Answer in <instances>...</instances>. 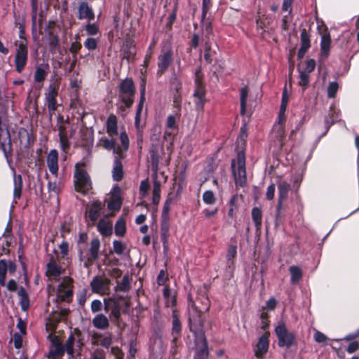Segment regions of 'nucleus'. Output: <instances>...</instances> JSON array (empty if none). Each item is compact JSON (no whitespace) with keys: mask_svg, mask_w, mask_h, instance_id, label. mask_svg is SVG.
<instances>
[{"mask_svg":"<svg viewBox=\"0 0 359 359\" xmlns=\"http://www.w3.org/2000/svg\"><path fill=\"white\" fill-rule=\"evenodd\" d=\"M88 238V234L82 232L79 233L77 242L79 258L81 262H83L84 268H89L93 266L94 262L98 260L100 255V241L98 238H94L91 240L87 255H83L85 246H82V245L87 243Z\"/></svg>","mask_w":359,"mask_h":359,"instance_id":"obj_1","label":"nucleus"},{"mask_svg":"<svg viewBox=\"0 0 359 359\" xmlns=\"http://www.w3.org/2000/svg\"><path fill=\"white\" fill-rule=\"evenodd\" d=\"M231 169L236 187L244 188L247 185L245 153L243 150L237 153L236 159H232Z\"/></svg>","mask_w":359,"mask_h":359,"instance_id":"obj_2","label":"nucleus"},{"mask_svg":"<svg viewBox=\"0 0 359 359\" xmlns=\"http://www.w3.org/2000/svg\"><path fill=\"white\" fill-rule=\"evenodd\" d=\"M86 165L85 161L76 163L74 174L75 190L83 194H86L92 189L90 177L86 170L82 168Z\"/></svg>","mask_w":359,"mask_h":359,"instance_id":"obj_3","label":"nucleus"},{"mask_svg":"<svg viewBox=\"0 0 359 359\" xmlns=\"http://www.w3.org/2000/svg\"><path fill=\"white\" fill-rule=\"evenodd\" d=\"M15 53L13 59L15 70L20 74L25 69L28 62V42L15 41Z\"/></svg>","mask_w":359,"mask_h":359,"instance_id":"obj_4","label":"nucleus"},{"mask_svg":"<svg viewBox=\"0 0 359 359\" xmlns=\"http://www.w3.org/2000/svg\"><path fill=\"white\" fill-rule=\"evenodd\" d=\"M119 93L121 102L127 108L131 107L136 93L135 83L132 78H126L121 81Z\"/></svg>","mask_w":359,"mask_h":359,"instance_id":"obj_5","label":"nucleus"},{"mask_svg":"<svg viewBox=\"0 0 359 359\" xmlns=\"http://www.w3.org/2000/svg\"><path fill=\"white\" fill-rule=\"evenodd\" d=\"M275 334L278 338V346L281 348H290L294 345H297L295 334L293 332H288L285 324L280 323L274 330Z\"/></svg>","mask_w":359,"mask_h":359,"instance_id":"obj_6","label":"nucleus"},{"mask_svg":"<svg viewBox=\"0 0 359 359\" xmlns=\"http://www.w3.org/2000/svg\"><path fill=\"white\" fill-rule=\"evenodd\" d=\"M204 313L197 311H190L188 323L190 332L194 334V338L204 337L203 330L205 318L203 316Z\"/></svg>","mask_w":359,"mask_h":359,"instance_id":"obj_7","label":"nucleus"},{"mask_svg":"<svg viewBox=\"0 0 359 359\" xmlns=\"http://www.w3.org/2000/svg\"><path fill=\"white\" fill-rule=\"evenodd\" d=\"M173 51L171 48L167 50H162L158 57L157 62V77H161L168 69L173 62Z\"/></svg>","mask_w":359,"mask_h":359,"instance_id":"obj_8","label":"nucleus"},{"mask_svg":"<svg viewBox=\"0 0 359 359\" xmlns=\"http://www.w3.org/2000/svg\"><path fill=\"white\" fill-rule=\"evenodd\" d=\"M102 209L103 205L100 201L95 200L93 201L89 210L85 214L88 227L95 226L97 219L100 216Z\"/></svg>","mask_w":359,"mask_h":359,"instance_id":"obj_9","label":"nucleus"},{"mask_svg":"<svg viewBox=\"0 0 359 359\" xmlns=\"http://www.w3.org/2000/svg\"><path fill=\"white\" fill-rule=\"evenodd\" d=\"M290 190V184H288L287 182H282L278 185V199L275 215L276 221H278L280 218L283 203V201L287 198Z\"/></svg>","mask_w":359,"mask_h":359,"instance_id":"obj_10","label":"nucleus"},{"mask_svg":"<svg viewBox=\"0 0 359 359\" xmlns=\"http://www.w3.org/2000/svg\"><path fill=\"white\" fill-rule=\"evenodd\" d=\"M189 307L191 308L193 311H197L199 313H205L209 311L210 304V300L206 296H201L198 297L195 301L189 296L188 297Z\"/></svg>","mask_w":359,"mask_h":359,"instance_id":"obj_11","label":"nucleus"},{"mask_svg":"<svg viewBox=\"0 0 359 359\" xmlns=\"http://www.w3.org/2000/svg\"><path fill=\"white\" fill-rule=\"evenodd\" d=\"M194 343L196 347V351L195 352L194 359H205L208 358L209 351L208 341L205 336L194 338Z\"/></svg>","mask_w":359,"mask_h":359,"instance_id":"obj_12","label":"nucleus"},{"mask_svg":"<svg viewBox=\"0 0 359 359\" xmlns=\"http://www.w3.org/2000/svg\"><path fill=\"white\" fill-rule=\"evenodd\" d=\"M120 141L121 146H116L112 150L114 154H116V156L114 159H118L121 161L122 159L125 158L126 155L124 154L125 151H127L129 148V138L128 134L125 130L122 131L120 133Z\"/></svg>","mask_w":359,"mask_h":359,"instance_id":"obj_13","label":"nucleus"},{"mask_svg":"<svg viewBox=\"0 0 359 359\" xmlns=\"http://www.w3.org/2000/svg\"><path fill=\"white\" fill-rule=\"evenodd\" d=\"M194 103L198 111H203L207 102L205 86H194Z\"/></svg>","mask_w":359,"mask_h":359,"instance_id":"obj_14","label":"nucleus"},{"mask_svg":"<svg viewBox=\"0 0 359 359\" xmlns=\"http://www.w3.org/2000/svg\"><path fill=\"white\" fill-rule=\"evenodd\" d=\"M77 18L81 20H87L88 22L95 20L94 11L87 1H81L79 4Z\"/></svg>","mask_w":359,"mask_h":359,"instance_id":"obj_15","label":"nucleus"},{"mask_svg":"<svg viewBox=\"0 0 359 359\" xmlns=\"http://www.w3.org/2000/svg\"><path fill=\"white\" fill-rule=\"evenodd\" d=\"M269 332H266L262 334L258 339V341L256 344V347L255 348V355L258 359H262L264 355H265L269 347Z\"/></svg>","mask_w":359,"mask_h":359,"instance_id":"obj_16","label":"nucleus"},{"mask_svg":"<svg viewBox=\"0 0 359 359\" xmlns=\"http://www.w3.org/2000/svg\"><path fill=\"white\" fill-rule=\"evenodd\" d=\"M59 32H46V35L44 36L45 40L47 42V46L48 50L51 53H55L56 50L60 48V39H59Z\"/></svg>","mask_w":359,"mask_h":359,"instance_id":"obj_17","label":"nucleus"},{"mask_svg":"<svg viewBox=\"0 0 359 359\" xmlns=\"http://www.w3.org/2000/svg\"><path fill=\"white\" fill-rule=\"evenodd\" d=\"M50 342L55 348L49 351L48 358L49 359H56L57 357L63 356L65 352V346L62 345L59 337L54 335L51 337Z\"/></svg>","mask_w":359,"mask_h":359,"instance_id":"obj_18","label":"nucleus"},{"mask_svg":"<svg viewBox=\"0 0 359 359\" xmlns=\"http://www.w3.org/2000/svg\"><path fill=\"white\" fill-rule=\"evenodd\" d=\"M310 34L308 32V31L304 28L301 30L300 34V40H301V45L300 48L297 53V57L299 60H301L304 57L305 53L306 51L311 48V39H310Z\"/></svg>","mask_w":359,"mask_h":359,"instance_id":"obj_19","label":"nucleus"},{"mask_svg":"<svg viewBox=\"0 0 359 359\" xmlns=\"http://www.w3.org/2000/svg\"><path fill=\"white\" fill-rule=\"evenodd\" d=\"M47 166L51 174L57 175L58 172V153L56 149L50 151L47 156Z\"/></svg>","mask_w":359,"mask_h":359,"instance_id":"obj_20","label":"nucleus"},{"mask_svg":"<svg viewBox=\"0 0 359 359\" xmlns=\"http://www.w3.org/2000/svg\"><path fill=\"white\" fill-rule=\"evenodd\" d=\"M326 32H327V28L326 27ZM331 36L329 32H326L321 37L320 41V57L323 58H327L330 55V51L331 49Z\"/></svg>","mask_w":359,"mask_h":359,"instance_id":"obj_21","label":"nucleus"},{"mask_svg":"<svg viewBox=\"0 0 359 359\" xmlns=\"http://www.w3.org/2000/svg\"><path fill=\"white\" fill-rule=\"evenodd\" d=\"M58 131L60 148L63 152L67 153L70 148V142L67 135V127L65 125L58 126Z\"/></svg>","mask_w":359,"mask_h":359,"instance_id":"obj_22","label":"nucleus"},{"mask_svg":"<svg viewBox=\"0 0 359 359\" xmlns=\"http://www.w3.org/2000/svg\"><path fill=\"white\" fill-rule=\"evenodd\" d=\"M123 59L128 62L133 60L136 55V49L134 41L130 39L126 40L123 50Z\"/></svg>","mask_w":359,"mask_h":359,"instance_id":"obj_23","label":"nucleus"},{"mask_svg":"<svg viewBox=\"0 0 359 359\" xmlns=\"http://www.w3.org/2000/svg\"><path fill=\"white\" fill-rule=\"evenodd\" d=\"M161 183L157 180V175L155 174L153 182V190H152V203L155 208V211H157L158 205L161 199Z\"/></svg>","mask_w":359,"mask_h":359,"instance_id":"obj_24","label":"nucleus"},{"mask_svg":"<svg viewBox=\"0 0 359 359\" xmlns=\"http://www.w3.org/2000/svg\"><path fill=\"white\" fill-rule=\"evenodd\" d=\"M106 130L107 133L110 137H114L118 135V124L116 116L111 114H110L106 121Z\"/></svg>","mask_w":359,"mask_h":359,"instance_id":"obj_25","label":"nucleus"},{"mask_svg":"<svg viewBox=\"0 0 359 359\" xmlns=\"http://www.w3.org/2000/svg\"><path fill=\"white\" fill-rule=\"evenodd\" d=\"M182 325L180 319L178 311L176 309H172L171 335H182Z\"/></svg>","mask_w":359,"mask_h":359,"instance_id":"obj_26","label":"nucleus"},{"mask_svg":"<svg viewBox=\"0 0 359 359\" xmlns=\"http://www.w3.org/2000/svg\"><path fill=\"white\" fill-rule=\"evenodd\" d=\"M22 177L21 175H14V189H13V198L15 203H17V200L20 199L22 192Z\"/></svg>","mask_w":359,"mask_h":359,"instance_id":"obj_27","label":"nucleus"},{"mask_svg":"<svg viewBox=\"0 0 359 359\" xmlns=\"http://www.w3.org/2000/svg\"><path fill=\"white\" fill-rule=\"evenodd\" d=\"M62 273V270L60 266L53 262H49L46 264V275L48 277L57 278Z\"/></svg>","mask_w":359,"mask_h":359,"instance_id":"obj_28","label":"nucleus"},{"mask_svg":"<svg viewBox=\"0 0 359 359\" xmlns=\"http://www.w3.org/2000/svg\"><path fill=\"white\" fill-rule=\"evenodd\" d=\"M123 164L118 159H114V167L112 170V177L114 181L120 182L123 178Z\"/></svg>","mask_w":359,"mask_h":359,"instance_id":"obj_29","label":"nucleus"},{"mask_svg":"<svg viewBox=\"0 0 359 359\" xmlns=\"http://www.w3.org/2000/svg\"><path fill=\"white\" fill-rule=\"evenodd\" d=\"M97 231L104 237L109 236L112 233L111 223L107 222L104 219H100L97 225Z\"/></svg>","mask_w":359,"mask_h":359,"instance_id":"obj_30","label":"nucleus"},{"mask_svg":"<svg viewBox=\"0 0 359 359\" xmlns=\"http://www.w3.org/2000/svg\"><path fill=\"white\" fill-rule=\"evenodd\" d=\"M92 323L95 327L100 330H105L109 326L108 318L102 313L96 315Z\"/></svg>","mask_w":359,"mask_h":359,"instance_id":"obj_31","label":"nucleus"},{"mask_svg":"<svg viewBox=\"0 0 359 359\" xmlns=\"http://www.w3.org/2000/svg\"><path fill=\"white\" fill-rule=\"evenodd\" d=\"M60 86V78H55L48 86V92L46 94V98H56Z\"/></svg>","mask_w":359,"mask_h":359,"instance_id":"obj_32","label":"nucleus"},{"mask_svg":"<svg viewBox=\"0 0 359 359\" xmlns=\"http://www.w3.org/2000/svg\"><path fill=\"white\" fill-rule=\"evenodd\" d=\"M48 65H46L44 67L41 65L37 67L34 75V81L36 83H43L48 74Z\"/></svg>","mask_w":359,"mask_h":359,"instance_id":"obj_33","label":"nucleus"},{"mask_svg":"<svg viewBox=\"0 0 359 359\" xmlns=\"http://www.w3.org/2000/svg\"><path fill=\"white\" fill-rule=\"evenodd\" d=\"M90 285L91 287V290L93 293L100 294L105 292L102 278L99 276L94 277Z\"/></svg>","mask_w":359,"mask_h":359,"instance_id":"obj_34","label":"nucleus"},{"mask_svg":"<svg viewBox=\"0 0 359 359\" xmlns=\"http://www.w3.org/2000/svg\"><path fill=\"white\" fill-rule=\"evenodd\" d=\"M104 307L105 311L109 310H117V309H121L120 302L118 298L114 297L104 299Z\"/></svg>","mask_w":359,"mask_h":359,"instance_id":"obj_35","label":"nucleus"},{"mask_svg":"<svg viewBox=\"0 0 359 359\" xmlns=\"http://www.w3.org/2000/svg\"><path fill=\"white\" fill-rule=\"evenodd\" d=\"M252 219L257 230L262 226V211L260 208L254 207L252 209Z\"/></svg>","mask_w":359,"mask_h":359,"instance_id":"obj_36","label":"nucleus"},{"mask_svg":"<svg viewBox=\"0 0 359 359\" xmlns=\"http://www.w3.org/2000/svg\"><path fill=\"white\" fill-rule=\"evenodd\" d=\"M122 205V198L114 194L111 196V199L107 204V208L109 210L118 211L120 210Z\"/></svg>","mask_w":359,"mask_h":359,"instance_id":"obj_37","label":"nucleus"},{"mask_svg":"<svg viewBox=\"0 0 359 359\" xmlns=\"http://www.w3.org/2000/svg\"><path fill=\"white\" fill-rule=\"evenodd\" d=\"M290 273V282L292 284L298 283L302 278L303 273L300 267L297 266H291L289 268Z\"/></svg>","mask_w":359,"mask_h":359,"instance_id":"obj_38","label":"nucleus"},{"mask_svg":"<svg viewBox=\"0 0 359 359\" xmlns=\"http://www.w3.org/2000/svg\"><path fill=\"white\" fill-rule=\"evenodd\" d=\"M248 96V88L244 86L241 89L240 92V104H241V114L245 115L246 111V103Z\"/></svg>","mask_w":359,"mask_h":359,"instance_id":"obj_39","label":"nucleus"},{"mask_svg":"<svg viewBox=\"0 0 359 359\" xmlns=\"http://www.w3.org/2000/svg\"><path fill=\"white\" fill-rule=\"evenodd\" d=\"M131 288L130 278L128 275H125L121 282L118 283L117 285L114 287L116 292H128Z\"/></svg>","mask_w":359,"mask_h":359,"instance_id":"obj_40","label":"nucleus"},{"mask_svg":"<svg viewBox=\"0 0 359 359\" xmlns=\"http://www.w3.org/2000/svg\"><path fill=\"white\" fill-rule=\"evenodd\" d=\"M170 85L172 90H182V83L180 79L179 75L173 69L171 76L170 78Z\"/></svg>","mask_w":359,"mask_h":359,"instance_id":"obj_41","label":"nucleus"},{"mask_svg":"<svg viewBox=\"0 0 359 359\" xmlns=\"http://www.w3.org/2000/svg\"><path fill=\"white\" fill-rule=\"evenodd\" d=\"M177 11H178V3L175 2L174 4L172 11L167 19V22L165 25L166 29L169 31H171L172 29V25L175 23V22L176 21Z\"/></svg>","mask_w":359,"mask_h":359,"instance_id":"obj_42","label":"nucleus"},{"mask_svg":"<svg viewBox=\"0 0 359 359\" xmlns=\"http://www.w3.org/2000/svg\"><path fill=\"white\" fill-rule=\"evenodd\" d=\"M337 118L335 117V111L332 107H330V113L329 114V116L325 117V131L323 134V135H325L326 133L330 130V127L333 126L337 122Z\"/></svg>","mask_w":359,"mask_h":359,"instance_id":"obj_43","label":"nucleus"},{"mask_svg":"<svg viewBox=\"0 0 359 359\" xmlns=\"http://www.w3.org/2000/svg\"><path fill=\"white\" fill-rule=\"evenodd\" d=\"M115 234L118 236H123L126 231V223L124 219H118L115 224Z\"/></svg>","mask_w":359,"mask_h":359,"instance_id":"obj_44","label":"nucleus"},{"mask_svg":"<svg viewBox=\"0 0 359 359\" xmlns=\"http://www.w3.org/2000/svg\"><path fill=\"white\" fill-rule=\"evenodd\" d=\"M174 196L172 193H170L163 204L161 217H169V212L170 210V205L173 201Z\"/></svg>","mask_w":359,"mask_h":359,"instance_id":"obj_45","label":"nucleus"},{"mask_svg":"<svg viewBox=\"0 0 359 359\" xmlns=\"http://www.w3.org/2000/svg\"><path fill=\"white\" fill-rule=\"evenodd\" d=\"M182 101V90H173L172 93V106L177 109V111H181V104Z\"/></svg>","mask_w":359,"mask_h":359,"instance_id":"obj_46","label":"nucleus"},{"mask_svg":"<svg viewBox=\"0 0 359 359\" xmlns=\"http://www.w3.org/2000/svg\"><path fill=\"white\" fill-rule=\"evenodd\" d=\"M7 262L5 259L0 260V285L1 286L6 285V278L7 273Z\"/></svg>","mask_w":359,"mask_h":359,"instance_id":"obj_47","label":"nucleus"},{"mask_svg":"<svg viewBox=\"0 0 359 359\" xmlns=\"http://www.w3.org/2000/svg\"><path fill=\"white\" fill-rule=\"evenodd\" d=\"M75 343V338L73 334H71L66 341L65 346V350L67 352V353L70 355L73 356L74 354V345Z\"/></svg>","mask_w":359,"mask_h":359,"instance_id":"obj_48","label":"nucleus"},{"mask_svg":"<svg viewBox=\"0 0 359 359\" xmlns=\"http://www.w3.org/2000/svg\"><path fill=\"white\" fill-rule=\"evenodd\" d=\"M316 65V60L314 59H309L306 61L305 67L304 69H301L300 67L299 66L298 71L309 74L310 73L314 71Z\"/></svg>","mask_w":359,"mask_h":359,"instance_id":"obj_49","label":"nucleus"},{"mask_svg":"<svg viewBox=\"0 0 359 359\" xmlns=\"http://www.w3.org/2000/svg\"><path fill=\"white\" fill-rule=\"evenodd\" d=\"M84 29L90 36L97 35L100 32L99 26L96 23H90V22L86 25Z\"/></svg>","mask_w":359,"mask_h":359,"instance_id":"obj_50","label":"nucleus"},{"mask_svg":"<svg viewBox=\"0 0 359 359\" xmlns=\"http://www.w3.org/2000/svg\"><path fill=\"white\" fill-rule=\"evenodd\" d=\"M203 201L207 205H213L216 202V198L212 191L207 190L203 194Z\"/></svg>","mask_w":359,"mask_h":359,"instance_id":"obj_51","label":"nucleus"},{"mask_svg":"<svg viewBox=\"0 0 359 359\" xmlns=\"http://www.w3.org/2000/svg\"><path fill=\"white\" fill-rule=\"evenodd\" d=\"M299 85L302 88V90L304 91L309 86V74L302 72H299Z\"/></svg>","mask_w":359,"mask_h":359,"instance_id":"obj_52","label":"nucleus"},{"mask_svg":"<svg viewBox=\"0 0 359 359\" xmlns=\"http://www.w3.org/2000/svg\"><path fill=\"white\" fill-rule=\"evenodd\" d=\"M339 89V84L337 81H332L327 87V97L329 98H334Z\"/></svg>","mask_w":359,"mask_h":359,"instance_id":"obj_53","label":"nucleus"},{"mask_svg":"<svg viewBox=\"0 0 359 359\" xmlns=\"http://www.w3.org/2000/svg\"><path fill=\"white\" fill-rule=\"evenodd\" d=\"M155 46V43L152 42L149 48H147L146 55L144 56V59L143 61L142 67L144 68H147L149 65L150 60L151 59L152 55H153V48Z\"/></svg>","mask_w":359,"mask_h":359,"instance_id":"obj_54","label":"nucleus"},{"mask_svg":"<svg viewBox=\"0 0 359 359\" xmlns=\"http://www.w3.org/2000/svg\"><path fill=\"white\" fill-rule=\"evenodd\" d=\"M100 141L102 143V147L108 151H112L116 145V140L114 138L107 139L103 137Z\"/></svg>","mask_w":359,"mask_h":359,"instance_id":"obj_55","label":"nucleus"},{"mask_svg":"<svg viewBox=\"0 0 359 359\" xmlns=\"http://www.w3.org/2000/svg\"><path fill=\"white\" fill-rule=\"evenodd\" d=\"M203 74L202 73L201 67L198 66L196 69L195 71V76H194V86H201L205 85L203 82Z\"/></svg>","mask_w":359,"mask_h":359,"instance_id":"obj_56","label":"nucleus"},{"mask_svg":"<svg viewBox=\"0 0 359 359\" xmlns=\"http://www.w3.org/2000/svg\"><path fill=\"white\" fill-rule=\"evenodd\" d=\"M18 260H19L20 265L22 268L23 272H24V273H27V264H26L27 259L24 255L23 250L21 246H20L18 250Z\"/></svg>","mask_w":359,"mask_h":359,"instance_id":"obj_57","label":"nucleus"},{"mask_svg":"<svg viewBox=\"0 0 359 359\" xmlns=\"http://www.w3.org/2000/svg\"><path fill=\"white\" fill-rule=\"evenodd\" d=\"M83 46L89 50H94L97 48V40L89 37L83 42Z\"/></svg>","mask_w":359,"mask_h":359,"instance_id":"obj_58","label":"nucleus"},{"mask_svg":"<svg viewBox=\"0 0 359 359\" xmlns=\"http://www.w3.org/2000/svg\"><path fill=\"white\" fill-rule=\"evenodd\" d=\"M113 248L115 253L117 255H122L126 249V245L121 241L115 240L113 242Z\"/></svg>","mask_w":359,"mask_h":359,"instance_id":"obj_59","label":"nucleus"},{"mask_svg":"<svg viewBox=\"0 0 359 359\" xmlns=\"http://www.w3.org/2000/svg\"><path fill=\"white\" fill-rule=\"evenodd\" d=\"M166 128L170 130H177V124L175 115H169L167 118Z\"/></svg>","mask_w":359,"mask_h":359,"instance_id":"obj_60","label":"nucleus"},{"mask_svg":"<svg viewBox=\"0 0 359 359\" xmlns=\"http://www.w3.org/2000/svg\"><path fill=\"white\" fill-rule=\"evenodd\" d=\"M170 229V217H161V233H168Z\"/></svg>","mask_w":359,"mask_h":359,"instance_id":"obj_61","label":"nucleus"},{"mask_svg":"<svg viewBox=\"0 0 359 359\" xmlns=\"http://www.w3.org/2000/svg\"><path fill=\"white\" fill-rule=\"evenodd\" d=\"M150 187L149 182L147 179L141 182L140 185V194L142 196H145Z\"/></svg>","mask_w":359,"mask_h":359,"instance_id":"obj_62","label":"nucleus"},{"mask_svg":"<svg viewBox=\"0 0 359 359\" xmlns=\"http://www.w3.org/2000/svg\"><path fill=\"white\" fill-rule=\"evenodd\" d=\"M47 101V107L48 109L50 112V115L51 116V112H54L57 110V102L56 98H46Z\"/></svg>","mask_w":359,"mask_h":359,"instance_id":"obj_63","label":"nucleus"},{"mask_svg":"<svg viewBox=\"0 0 359 359\" xmlns=\"http://www.w3.org/2000/svg\"><path fill=\"white\" fill-rule=\"evenodd\" d=\"M82 44L79 41H74L71 43L69 47V51L72 54L74 57H76L78 52L81 49Z\"/></svg>","mask_w":359,"mask_h":359,"instance_id":"obj_64","label":"nucleus"}]
</instances>
